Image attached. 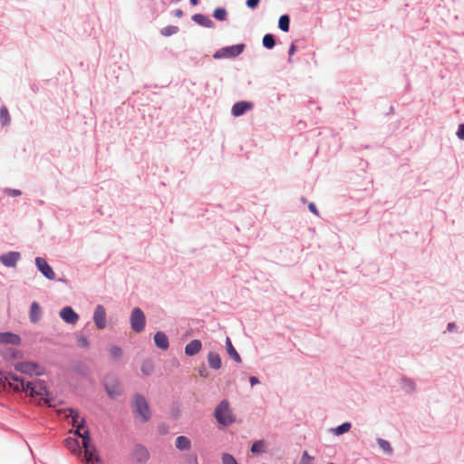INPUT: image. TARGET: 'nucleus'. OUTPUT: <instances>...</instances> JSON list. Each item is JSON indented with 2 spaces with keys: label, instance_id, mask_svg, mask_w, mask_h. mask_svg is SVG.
I'll list each match as a JSON object with an SVG mask.
<instances>
[{
  "label": "nucleus",
  "instance_id": "obj_11",
  "mask_svg": "<svg viewBox=\"0 0 464 464\" xmlns=\"http://www.w3.org/2000/svg\"><path fill=\"white\" fill-rule=\"evenodd\" d=\"M253 106V103L250 102H238L233 105L231 112L235 117H238L250 111Z\"/></svg>",
  "mask_w": 464,
  "mask_h": 464
},
{
  "label": "nucleus",
  "instance_id": "obj_23",
  "mask_svg": "<svg viewBox=\"0 0 464 464\" xmlns=\"http://www.w3.org/2000/svg\"><path fill=\"white\" fill-rule=\"evenodd\" d=\"M192 19L194 22H196L197 24H198L202 26H205V27H212L213 26V22L208 17H207L206 15H203L201 14H194Z\"/></svg>",
  "mask_w": 464,
  "mask_h": 464
},
{
  "label": "nucleus",
  "instance_id": "obj_41",
  "mask_svg": "<svg viewBox=\"0 0 464 464\" xmlns=\"http://www.w3.org/2000/svg\"><path fill=\"white\" fill-rule=\"evenodd\" d=\"M259 2L260 0H246V5L249 8L254 9L258 5Z\"/></svg>",
  "mask_w": 464,
  "mask_h": 464
},
{
  "label": "nucleus",
  "instance_id": "obj_14",
  "mask_svg": "<svg viewBox=\"0 0 464 464\" xmlns=\"http://www.w3.org/2000/svg\"><path fill=\"white\" fill-rule=\"evenodd\" d=\"M244 49L245 45L240 44L223 48L220 53L222 57H237L244 51Z\"/></svg>",
  "mask_w": 464,
  "mask_h": 464
},
{
  "label": "nucleus",
  "instance_id": "obj_33",
  "mask_svg": "<svg viewBox=\"0 0 464 464\" xmlns=\"http://www.w3.org/2000/svg\"><path fill=\"white\" fill-rule=\"evenodd\" d=\"M213 16L218 21H224L227 18V11L224 8H217Z\"/></svg>",
  "mask_w": 464,
  "mask_h": 464
},
{
  "label": "nucleus",
  "instance_id": "obj_21",
  "mask_svg": "<svg viewBox=\"0 0 464 464\" xmlns=\"http://www.w3.org/2000/svg\"><path fill=\"white\" fill-rule=\"evenodd\" d=\"M42 310L36 302H33L30 307V319L33 323H37L41 317Z\"/></svg>",
  "mask_w": 464,
  "mask_h": 464
},
{
  "label": "nucleus",
  "instance_id": "obj_8",
  "mask_svg": "<svg viewBox=\"0 0 464 464\" xmlns=\"http://www.w3.org/2000/svg\"><path fill=\"white\" fill-rule=\"evenodd\" d=\"M130 324L132 330L136 333H140L145 327V315L138 307L134 308L131 312Z\"/></svg>",
  "mask_w": 464,
  "mask_h": 464
},
{
  "label": "nucleus",
  "instance_id": "obj_46",
  "mask_svg": "<svg viewBox=\"0 0 464 464\" xmlns=\"http://www.w3.org/2000/svg\"><path fill=\"white\" fill-rule=\"evenodd\" d=\"M191 5H197L198 4V0H190Z\"/></svg>",
  "mask_w": 464,
  "mask_h": 464
},
{
  "label": "nucleus",
  "instance_id": "obj_28",
  "mask_svg": "<svg viewBox=\"0 0 464 464\" xmlns=\"http://www.w3.org/2000/svg\"><path fill=\"white\" fill-rule=\"evenodd\" d=\"M289 16L286 14L281 15L278 21L279 28L284 32H288L289 30Z\"/></svg>",
  "mask_w": 464,
  "mask_h": 464
},
{
  "label": "nucleus",
  "instance_id": "obj_27",
  "mask_svg": "<svg viewBox=\"0 0 464 464\" xmlns=\"http://www.w3.org/2000/svg\"><path fill=\"white\" fill-rule=\"evenodd\" d=\"M0 122L3 126H6L10 122V115L7 108L2 106L0 109Z\"/></svg>",
  "mask_w": 464,
  "mask_h": 464
},
{
  "label": "nucleus",
  "instance_id": "obj_16",
  "mask_svg": "<svg viewBox=\"0 0 464 464\" xmlns=\"http://www.w3.org/2000/svg\"><path fill=\"white\" fill-rule=\"evenodd\" d=\"M3 357L7 361H20L23 357V353L21 351L14 348H7L3 352Z\"/></svg>",
  "mask_w": 464,
  "mask_h": 464
},
{
  "label": "nucleus",
  "instance_id": "obj_30",
  "mask_svg": "<svg viewBox=\"0 0 464 464\" xmlns=\"http://www.w3.org/2000/svg\"><path fill=\"white\" fill-rule=\"evenodd\" d=\"M351 429V423L350 422H344L342 425L336 427L334 430V433L337 436L342 435L345 432H348Z\"/></svg>",
  "mask_w": 464,
  "mask_h": 464
},
{
  "label": "nucleus",
  "instance_id": "obj_35",
  "mask_svg": "<svg viewBox=\"0 0 464 464\" xmlns=\"http://www.w3.org/2000/svg\"><path fill=\"white\" fill-rule=\"evenodd\" d=\"M222 463L223 464H237L235 458L228 453H224L222 455Z\"/></svg>",
  "mask_w": 464,
  "mask_h": 464
},
{
  "label": "nucleus",
  "instance_id": "obj_44",
  "mask_svg": "<svg viewBox=\"0 0 464 464\" xmlns=\"http://www.w3.org/2000/svg\"><path fill=\"white\" fill-rule=\"evenodd\" d=\"M309 209H310L313 213H314V214H316V215L318 214V211H317V209H316V207L314 206V203H310V204H309Z\"/></svg>",
  "mask_w": 464,
  "mask_h": 464
},
{
  "label": "nucleus",
  "instance_id": "obj_36",
  "mask_svg": "<svg viewBox=\"0 0 464 464\" xmlns=\"http://www.w3.org/2000/svg\"><path fill=\"white\" fill-rule=\"evenodd\" d=\"M153 365L150 362H143L141 366V371L144 374L149 375L152 372Z\"/></svg>",
  "mask_w": 464,
  "mask_h": 464
},
{
  "label": "nucleus",
  "instance_id": "obj_39",
  "mask_svg": "<svg viewBox=\"0 0 464 464\" xmlns=\"http://www.w3.org/2000/svg\"><path fill=\"white\" fill-rule=\"evenodd\" d=\"M5 193L10 197H17L22 194V192L19 189H12V188L5 189Z\"/></svg>",
  "mask_w": 464,
  "mask_h": 464
},
{
  "label": "nucleus",
  "instance_id": "obj_34",
  "mask_svg": "<svg viewBox=\"0 0 464 464\" xmlns=\"http://www.w3.org/2000/svg\"><path fill=\"white\" fill-rule=\"evenodd\" d=\"M264 450V442L262 440H257L253 443L251 447V451L253 453H259L262 452Z\"/></svg>",
  "mask_w": 464,
  "mask_h": 464
},
{
  "label": "nucleus",
  "instance_id": "obj_25",
  "mask_svg": "<svg viewBox=\"0 0 464 464\" xmlns=\"http://www.w3.org/2000/svg\"><path fill=\"white\" fill-rule=\"evenodd\" d=\"M65 446L72 450V452H76L78 450V453H81L79 442L77 440L72 438H68L64 440Z\"/></svg>",
  "mask_w": 464,
  "mask_h": 464
},
{
  "label": "nucleus",
  "instance_id": "obj_42",
  "mask_svg": "<svg viewBox=\"0 0 464 464\" xmlns=\"http://www.w3.org/2000/svg\"><path fill=\"white\" fill-rule=\"evenodd\" d=\"M457 135L460 140H464V123L459 125Z\"/></svg>",
  "mask_w": 464,
  "mask_h": 464
},
{
  "label": "nucleus",
  "instance_id": "obj_13",
  "mask_svg": "<svg viewBox=\"0 0 464 464\" xmlns=\"http://www.w3.org/2000/svg\"><path fill=\"white\" fill-rule=\"evenodd\" d=\"M60 316L64 322L72 324H74L79 319L78 314L70 306L63 308L60 312Z\"/></svg>",
  "mask_w": 464,
  "mask_h": 464
},
{
  "label": "nucleus",
  "instance_id": "obj_4",
  "mask_svg": "<svg viewBox=\"0 0 464 464\" xmlns=\"http://www.w3.org/2000/svg\"><path fill=\"white\" fill-rule=\"evenodd\" d=\"M24 380L13 373L5 374L0 371V388L10 387L14 392H21L24 388Z\"/></svg>",
  "mask_w": 464,
  "mask_h": 464
},
{
  "label": "nucleus",
  "instance_id": "obj_40",
  "mask_svg": "<svg viewBox=\"0 0 464 464\" xmlns=\"http://www.w3.org/2000/svg\"><path fill=\"white\" fill-rule=\"evenodd\" d=\"M77 343H78V345L84 347V348H87L89 346L88 339L84 336H80L77 339Z\"/></svg>",
  "mask_w": 464,
  "mask_h": 464
},
{
  "label": "nucleus",
  "instance_id": "obj_15",
  "mask_svg": "<svg viewBox=\"0 0 464 464\" xmlns=\"http://www.w3.org/2000/svg\"><path fill=\"white\" fill-rule=\"evenodd\" d=\"M154 343L156 346L161 350L169 348V338L163 332H157L154 335Z\"/></svg>",
  "mask_w": 464,
  "mask_h": 464
},
{
  "label": "nucleus",
  "instance_id": "obj_19",
  "mask_svg": "<svg viewBox=\"0 0 464 464\" xmlns=\"http://www.w3.org/2000/svg\"><path fill=\"white\" fill-rule=\"evenodd\" d=\"M202 344L199 340H193L185 347V353L188 356L197 354L201 350Z\"/></svg>",
  "mask_w": 464,
  "mask_h": 464
},
{
  "label": "nucleus",
  "instance_id": "obj_7",
  "mask_svg": "<svg viewBox=\"0 0 464 464\" xmlns=\"http://www.w3.org/2000/svg\"><path fill=\"white\" fill-rule=\"evenodd\" d=\"M66 412V417H70L72 418V424L73 427L76 428V430L74 431V433L80 437L82 439V432L84 430H88L86 428H85V420L83 418H81L78 414V412L73 410V409H68L65 411Z\"/></svg>",
  "mask_w": 464,
  "mask_h": 464
},
{
  "label": "nucleus",
  "instance_id": "obj_12",
  "mask_svg": "<svg viewBox=\"0 0 464 464\" xmlns=\"http://www.w3.org/2000/svg\"><path fill=\"white\" fill-rule=\"evenodd\" d=\"M19 259L20 254L18 252H9L0 256L2 264L8 267H14Z\"/></svg>",
  "mask_w": 464,
  "mask_h": 464
},
{
  "label": "nucleus",
  "instance_id": "obj_47",
  "mask_svg": "<svg viewBox=\"0 0 464 464\" xmlns=\"http://www.w3.org/2000/svg\"><path fill=\"white\" fill-rule=\"evenodd\" d=\"M453 327H454V324H448V329L449 330H451Z\"/></svg>",
  "mask_w": 464,
  "mask_h": 464
},
{
  "label": "nucleus",
  "instance_id": "obj_38",
  "mask_svg": "<svg viewBox=\"0 0 464 464\" xmlns=\"http://www.w3.org/2000/svg\"><path fill=\"white\" fill-rule=\"evenodd\" d=\"M314 458L309 456L307 451H304L302 456L300 464H312Z\"/></svg>",
  "mask_w": 464,
  "mask_h": 464
},
{
  "label": "nucleus",
  "instance_id": "obj_6",
  "mask_svg": "<svg viewBox=\"0 0 464 464\" xmlns=\"http://www.w3.org/2000/svg\"><path fill=\"white\" fill-rule=\"evenodd\" d=\"M134 411L136 415L140 418L142 422H146L150 420V411L149 404L146 399L140 394H137L134 397Z\"/></svg>",
  "mask_w": 464,
  "mask_h": 464
},
{
  "label": "nucleus",
  "instance_id": "obj_9",
  "mask_svg": "<svg viewBox=\"0 0 464 464\" xmlns=\"http://www.w3.org/2000/svg\"><path fill=\"white\" fill-rule=\"evenodd\" d=\"M35 265L38 270L49 280H53L55 278V273L53 268L48 265L46 260L43 257L35 258Z\"/></svg>",
  "mask_w": 464,
  "mask_h": 464
},
{
  "label": "nucleus",
  "instance_id": "obj_20",
  "mask_svg": "<svg viewBox=\"0 0 464 464\" xmlns=\"http://www.w3.org/2000/svg\"><path fill=\"white\" fill-rule=\"evenodd\" d=\"M208 362L212 369L218 370L221 367V358L217 353L210 352L208 354Z\"/></svg>",
  "mask_w": 464,
  "mask_h": 464
},
{
  "label": "nucleus",
  "instance_id": "obj_45",
  "mask_svg": "<svg viewBox=\"0 0 464 464\" xmlns=\"http://www.w3.org/2000/svg\"><path fill=\"white\" fill-rule=\"evenodd\" d=\"M295 52V44H292L289 48V55H293Z\"/></svg>",
  "mask_w": 464,
  "mask_h": 464
},
{
  "label": "nucleus",
  "instance_id": "obj_18",
  "mask_svg": "<svg viewBox=\"0 0 464 464\" xmlns=\"http://www.w3.org/2000/svg\"><path fill=\"white\" fill-rule=\"evenodd\" d=\"M20 337L11 333H0V343L19 344Z\"/></svg>",
  "mask_w": 464,
  "mask_h": 464
},
{
  "label": "nucleus",
  "instance_id": "obj_37",
  "mask_svg": "<svg viewBox=\"0 0 464 464\" xmlns=\"http://www.w3.org/2000/svg\"><path fill=\"white\" fill-rule=\"evenodd\" d=\"M110 353L112 358H118L121 355V349L118 346H112L110 349Z\"/></svg>",
  "mask_w": 464,
  "mask_h": 464
},
{
  "label": "nucleus",
  "instance_id": "obj_5",
  "mask_svg": "<svg viewBox=\"0 0 464 464\" xmlns=\"http://www.w3.org/2000/svg\"><path fill=\"white\" fill-rule=\"evenodd\" d=\"M215 417L220 424L225 426L234 422V417L227 401H221L217 407Z\"/></svg>",
  "mask_w": 464,
  "mask_h": 464
},
{
  "label": "nucleus",
  "instance_id": "obj_43",
  "mask_svg": "<svg viewBox=\"0 0 464 464\" xmlns=\"http://www.w3.org/2000/svg\"><path fill=\"white\" fill-rule=\"evenodd\" d=\"M249 382L252 386H254L255 384H257L259 382L258 379L255 376L250 377Z\"/></svg>",
  "mask_w": 464,
  "mask_h": 464
},
{
  "label": "nucleus",
  "instance_id": "obj_22",
  "mask_svg": "<svg viewBox=\"0 0 464 464\" xmlns=\"http://www.w3.org/2000/svg\"><path fill=\"white\" fill-rule=\"evenodd\" d=\"M175 445L179 450H188L191 447L190 440L185 436H179L176 439Z\"/></svg>",
  "mask_w": 464,
  "mask_h": 464
},
{
  "label": "nucleus",
  "instance_id": "obj_1",
  "mask_svg": "<svg viewBox=\"0 0 464 464\" xmlns=\"http://www.w3.org/2000/svg\"><path fill=\"white\" fill-rule=\"evenodd\" d=\"M23 386L24 389L21 392H25L31 397H38L39 400L43 401L44 403H50L49 392L44 381L35 380L27 382L24 381Z\"/></svg>",
  "mask_w": 464,
  "mask_h": 464
},
{
  "label": "nucleus",
  "instance_id": "obj_26",
  "mask_svg": "<svg viewBox=\"0 0 464 464\" xmlns=\"http://www.w3.org/2000/svg\"><path fill=\"white\" fill-rule=\"evenodd\" d=\"M105 388L109 396L111 398L117 397L121 392V389L118 384L110 385L109 383H106Z\"/></svg>",
  "mask_w": 464,
  "mask_h": 464
},
{
  "label": "nucleus",
  "instance_id": "obj_31",
  "mask_svg": "<svg viewBox=\"0 0 464 464\" xmlns=\"http://www.w3.org/2000/svg\"><path fill=\"white\" fill-rule=\"evenodd\" d=\"M377 442H378V445L380 446V448L383 451H385L388 454H392V448L391 444L387 440H382V439H378Z\"/></svg>",
  "mask_w": 464,
  "mask_h": 464
},
{
  "label": "nucleus",
  "instance_id": "obj_10",
  "mask_svg": "<svg viewBox=\"0 0 464 464\" xmlns=\"http://www.w3.org/2000/svg\"><path fill=\"white\" fill-rule=\"evenodd\" d=\"M93 321L99 329H103L106 326V312L102 305H97L94 314Z\"/></svg>",
  "mask_w": 464,
  "mask_h": 464
},
{
  "label": "nucleus",
  "instance_id": "obj_29",
  "mask_svg": "<svg viewBox=\"0 0 464 464\" xmlns=\"http://www.w3.org/2000/svg\"><path fill=\"white\" fill-rule=\"evenodd\" d=\"M276 44L273 34H267L263 37V45L267 49H272Z\"/></svg>",
  "mask_w": 464,
  "mask_h": 464
},
{
  "label": "nucleus",
  "instance_id": "obj_2",
  "mask_svg": "<svg viewBox=\"0 0 464 464\" xmlns=\"http://www.w3.org/2000/svg\"><path fill=\"white\" fill-rule=\"evenodd\" d=\"M12 365L15 371L28 376H40L44 374V368L33 361H15L12 362Z\"/></svg>",
  "mask_w": 464,
  "mask_h": 464
},
{
  "label": "nucleus",
  "instance_id": "obj_3",
  "mask_svg": "<svg viewBox=\"0 0 464 464\" xmlns=\"http://www.w3.org/2000/svg\"><path fill=\"white\" fill-rule=\"evenodd\" d=\"M82 436V446L84 449V461L86 464H94L100 461L98 451L91 442L89 430H84Z\"/></svg>",
  "mask_w": 464,
  "mask_h": 464
},
{
  "label": "nucleus",
  "instance_id": "obj_24",
  "mask_svg": "<svg viewBox=\"0 0 464 464\" xmlns=\"http://www.w3.org/2000/svg\"><path fill=\"white\" fill-rule=\"evenodd\" d=\"M227 351L230 357H232L237 362H241V357L234 348L229 337L226 340Z\"/></svg>",
  "mask_w": 464,
  "mask_h": 464
},
{
  "label": "nucleus",
  "instance_id": "obj_32",
  "mask_svg": "<svg viewBox=\"0 0 464 464\" xmlns=\"http://www.w3.org/2000/svg\"><path fill=\"white\" fill-rule=\"evenodd\" d=\"M179 31V27L175 25H169L161 29L160 33L164 36H170Z\"/></svg>",
  "mask_w": 464,
  "mask_h": 464
},
{
  "label": "nucleus",
  "instance_id": "obj_17",
  "mask_svg": "<svg viewBox=\"0 0 464 464\" xmlns=\"http://www.w3.org/2000/svg\"><path fill=\"white\" fill-rule=\"evenodd\" d=\"M133 458L138 462H145L149 459V452L143 446L138 445L134 449Z\"/></svg>",
  "mask_w": 464,
  "mask_h": 464
}]
</instances>
